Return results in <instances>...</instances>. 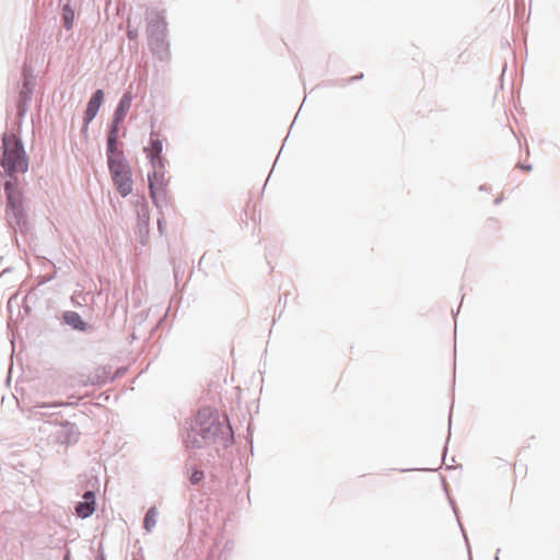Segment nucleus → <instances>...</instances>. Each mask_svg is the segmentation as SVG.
Instances as JSON below:
<instances>
[{"mask_svg": "<svg viewBox=\"0 0 560 560\" xmlns=\"http://www.w3.org/2000/svg\"><path fill=\"white\" fill-rule=\"evenodd\" d=\"M128 37H129V38H133V37H135V36H133V32H130V31H129V32H128Z\"/></svg>", "mask_w": 560, "mask_h": 560, "instance_id": "obj_16", "label": "nucleus"}, {"mask_svg": "<svg viewBox=\"0 0 560 560\" xmlns=\"http://www.w3.org/2000/svg\"><path fill=\"white\" fill-rule=\"evenodd\" d=\"M82 0H67L62 5V22L67 30H71L74 24L75 12L80 8Z\"/></svg>", "mask_w": 560, "mask_h": 560, "instance_id": "obj_8", "label": "nucleus"}, {"mask_svg": "<svg viewBox=\"0 0 560 560\" xmlns=\"http://www.w3.org/2000/svg\"><path fill=\"white\" fill-rule=\"evenodd\" d=\"M65 560H69L68 556L66 557V559H65Z\"/></svg>", "mask_w": 560, "mask_h": 560, "instance_id": "obj_17", "label": "nucleus"}, {"mask_svg": "<svg viewBox=\"0 0 560 560\" xmlns=\"http://www.w3.org/2000/svg\"><path fill=\"white\" fill-rule=\"evenodd\" d=\"M82 499L83 501L79 502L75 506V513L79 517L86 518L95 511V494L93 491H86Z\"/></svg>", "mask_w": 560, "mask_h": 560, "instance_id": "obj_6", "label": "nucleus"}, {"mask_svg": "<svg viewBox=\"0 0 560 560\" xmlns=\"http://www.w3.org/2000/svg\"><path fill=\"white\" fill-rule=\"evenodd\" d=\"M117 133H118V127L113 126L108 140H107V159L109 160L112 156L117 158L118 154H124L122 151L118 150L117 148Z\"/></svg>", "mask_w": 560, "mask_h": 560, "instance_id": "obj_12", "label": "nucleus"}, {"mask_svg": "<svg viewBox=\"0 0 560 560\" xmlns=\"http://www.w3.org/2000/svg\"><path fill=\"white\" fill-rule=\"evenodd\" d=\"M148 153V158L150 159L153 168H156V165L162 164V142L159 139H151L150 145L145 148Z\"/></svg>", "mask_w": 560, "mask_h": 560, "instance_id": "obj_11", "label": "nucleus"}, {"mask_svg": "<svg viewBox=\"0 0 560 560\" xmlns=\"http://www.w3.org/2000/svg\"><path fill=\"white\" fill-rule=\"evenodd\" d=\"M108 168L112 175L114 186L121 197H127L132 192L131 168L124 154L109 159Z\"/></svg>", "mask_w": 560, "mask_h": 560, "instance_id": "obj_3", "label": "nucleus"}, {"mask_svg": "<svg viewBox=\"0 0 560 560\" xmlns=\"http://www.w3.org/2000/svg\"><path fill=\"white\" fill-rule=\"evenodd\" d=\"M202 477H203V472H202V471H200V470H196V471H194V472H192V475L190 476V482H191L192 485H196V483H198V482L202 479Z\"/></svg>", "mask_w": 560, "mask_h": 560, "instance_id": "obj_15", "label": "nucleus"}, {"mask_svg": "<svg viewBox=\"0 0 560 560\" xmlns=\"http://www.w3.org/2000/svg\"><path fill=\"white\" fill-rule=\"evenodd\" d=\"M65 322L78 330H85L86 324L82 320L81 316L77 312H66L63 315Z\"/></svg>", "mask_w": 560, "mask_h": 560, "instance_id": "obj_13", "label": "nucleus"}, {"mask_svg": "<svg viewBox=\"0 0 560 560\" xmlns=\"http://www.w3.org/2000/svg\"><path fill=\"white\" fill-rule=\"evenodd\" d=\"M156 517H158V510L155 506H152L149 509L144 516L143 526L147 532H151L155 524H156Z\"/></svg>", "mask_w": 560, "mask_h": 560, "instance_id": "obj_14", "label": "nucleus"}, {"mask_svg": "<svg viewBox=\"0 0 560 560\" xmlns=\"http://www.w3.org/2000/svg\"><path fill=\"white\" fill-rule=\"evenodd\" d=\"M167 179L165 178V172L163 165H156L152 175H149V188L151 198L154 202H158L159 197L164 195Z\"/></svg>", "mask_w": 560, "mask_h": 560, "instance_id": "obj_5", "label": "nucleus"}, {"mask_svg": "<svg viewBox=\"0 0 560 560\" xmlns=\"http://www.w3.org/2000/svg\"><path fill=\"white\" fill-rule=\"evenodd\" d=\"M103 98H104V93L102 90H97L91 97V100L89 101V104H88V107L84 112V127L88 128L89 124L94 119V117L96 116L101 105H102V102H103Z\"/></svg>", "mask_w": 560, "mask_h": 560, "instance_id": "obj_7", "label": "nucleus"}, {"mask_svg": "<svg viewBox=\"0 0 560 560\" xmlns=\"http://www.w3.org/2000/svg\"><path fill=\"white\" fill-rule=\"evenodd\" d=\"M3 153L1 158V166L11 176L16 172L27 171V158L23 150L21 141L13 133H4L2 137Z\"/></svg>", "mask_w": 560, "mask_h": 560, "instance_id": "obj_1", "label": "nucleus"}, {"mask_svg": "<svg viewBox=\"0 0 560 560\" xmlns=\"http://www.w3.org/2000/svg\"><path fill=\"white\" fill-rule=\"evenodd\" d=\"M148 32L151 34H162L165 31L166 23L161 12L151 10L147 14Z\"/></svg>", "mask_w": 560, "mask_h": 560, "instance_id": "obj_9", "label": "nucleus"}, {"mask_svg": "<svg viewBox=\"0 0 560 560\" xmlns=\"http://www.w3.org/2000/svg\"><path fill=\"white\" fill-rule=\"evenodd\" d=\"M196 430L205 441H214L219 435L229 429L228 417L219 415L210 408H202L196 416Z\"/></svg>", "mask_w": 560, "mask_h": 560, "instance_id": "obj_2", "label": "nucleus"}, {"mask_svg": "<svg viewBox=\"0 0 560 560\" xmlns=\"http://www.w3.org/2000/svg\"><path fill=\"white\" fill-rule=\"evenodd\" d=\"M4 189L8 198V217H13L16 223L19 224L23 217L22 209V196L21 192L16 188V184L12 180H8L4 184Z\"/></svg>", "mask_w": 560, "mask_h": 560, "instance_id": "obj_4", "label": "nucleus"}, {"mask_svg": "<svg viewBox=\"0 0 560 560\" xmlns=\"http://www.w3.org/2000/svg\"><path fill=\"white\" fill-rule=\"evenodd\" d=\"M132 96L130 92H126L122 97L120 98V102L115 110L114 114V125L117 126L120 121L124 120L126 117L130 106H131Z\"/></svg>", "mask_w": 560, "mask_h": 560, "instance_id": "obj_10", "label": "nucleus"}]
</instances>
